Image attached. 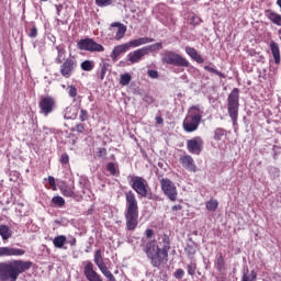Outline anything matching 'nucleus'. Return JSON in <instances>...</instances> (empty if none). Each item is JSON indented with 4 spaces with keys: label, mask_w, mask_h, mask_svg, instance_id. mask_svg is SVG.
I'll use <instances>...</instances> for the list:
<instances>
[{
    "label": "nucleus",
    "mask_w": 281,
    "mask_h": 281,
    "mask_svg": "<svg viewBox=\"0 0 281 281\" xmlns=\"http://www.w3.org/2000/svg\"><path fill=\"white\" fill-rule=\"evenodd\" d=\"M32 261L11 260L0 262V281H16L20 273L30 271L33 267Z\"/></svg>",
    "instance_id": "nucleus-1"
},
{
    "label": "nucleus",
    "mask_w": 281,
    "mask_h": 281,
    "mask_svg": "<svg viewBox=\"0 0 281 281\" xmlns=\"http://www.w3.org/2000/svg\"><path fill=\"white\" fill-rule=\"evenodd\" d=\"M126 210H125V225L128 232H134L139 225V205L137 204V198L133 191L125 193Z\"/></svg>",
    "instance_id": "nucleus-2"
},
{
    "label": "nucleus",
    "mask_w": 281,
    "mask_h": 281,
    "mask_svg": "<svg viewBox=\"0 0 281 281\" xmlns=\"http://www.w3.org/2000/svg\"><path fill=\"white\" fill-rule=\"evenodd\" d=\"M201 120H203V109H201V105H192L189 108L188 114L183 120V131H186V133H194V131H199Z\"/></svg>",
    "instance_id": "nucleus-3"
},
{
    "label": "nucleus",
    "mask_w": 281,
    "mask_h": 281,
    "mask_svg": "<svg viewBox=\"0 0 281 281\" xmlns=\"http://www.w3.org/2000/svg\"><path fill=\"white\" fill-rule=\"evenodd\" d=\"M240 89L234 88L227 98L228 115L233 122V126L238 125V109H240Z\"/></svg>",
    "instance_id": "nucleus-4"
},
{
    "label": "nucleus",
    "mask_w": 281,
    "mask_h": 281,
    "mask_svg": "<svg viewBox=\"0 0 281 281\" xmlns=\"http://www.w3.org/2000/svg\"><path fill=\"white\" fill-rule=\"evenodd\" d=\"M161 61L164 65H172L173 67H190V61L186 57L172 50H165Z\"/></svg>",
    "instance_id": "nucleus-5"
},
{
    "label": "nucleus",
    "mask_w": 281,
    "mask_h": 281,
    "mask_svg": "<svg viewBox=\"0 0 281 281\" xmlns=\"http://www.w3.org/2000/svg\"><path fill=\"white\" fill-rule=\"evenodd\" d=\"M38 108L40 113L47 117V115L54 113V110L56 109V99L52 95H42L40 98Z\"/></svg>",
    "instance_id": "nucleus-6"
},
{
    "label": "nucleus",
    "mask_w": 281,
    "mask_h": 281,
    "mask_svg": "<svg viewBox=\"0 0 281 281\" xmlns=\"http://www.w3.org/2000/svg\"><path fill=\"white\" fill-rule=\"evenodd\" d=\"M160 188L165 194L169 199V201H177V196L179 192L177 191V186L168 178H162L160 180Z\"/></svg>",
    "instance_id": "nucleus-7"
},
{
    "label": "nucleus",
    "mask_w": 281,
    "mask_h": 281,
    "mask_svg": "<svg viewBox=\"0 0 281 281\" xmlns=\"http://www.w3.org/2000/svg\"><path fill=\"white\" fill-rule=\"evenodd\" d=\"M77 67L78 60H76V58H66L59 67V74L63 76V78H71Z\"/></svg>",
    "instance_id": "nucleus-8"
},
{
    "label": "nucleus",
    "mask_w": 281,
    "mask_h": 281,
    "mask_svg": "<svg viewBox=\"0 0 281 281\" xmlns=\"http://www.w3.org/2000/svg\"><path fill=\"white\" fill-rule=\"evenodd\" d=\"M78 49L81 52H104V46L98 44V42L92 38H83L77 43Z\"/></svg>",
    "instance_id": "nucleus-9"
},
{
    "label": "nucleus",
    "mask_w": 281,
    "mask_h": 281,
    "mask_svg": "<svg viewBox=\"0 0 281 281\" xmlns=\"http://www.w3.org/2000/svg\"><path fill=\"white\" fill-rule=\"evenodd\" d=\"M131 188L139 195L146 196V190L148 189V181L139 176H134L131 179Z\"/></svg>",
    "instance_id": "nucleus-10"
},
{
    "label": "nucleus",
    "mask_w": 281,
    "mask_h": 281,
    "mask_svg": "<svg viewBox=\"0 0 281 281\" xmlns=\"http://www.w3.org/2000/svg\"><path fill=\"white\" fill-rule=\"evenodd\" d=\"M187 150L191 153V155H201L203 151V138L195 136L187 140Z\"/></svg>",
    "instance_id": "nucleus-11"
},
{
    "label": "nucleus",
    "mask_w": 281,
    "mask_h": 281,
    "mask_svg": "<svg viewBox=\"0 0 281 281\" xmlns=\"http://www.w3.org/2000/svg\"><path fill=\"white\" fill-rule=\"evenodd\" d=\"M93 262L86 261V265L83 267V276H86V279L88 281H102V277L95 272L93 269Z\"/></svg>",
    "instance_id": "nucleus-12"
},
{
    "label": "nucleus",
    "mask_w": 281,
    "mask_h": 281,
    "mask_svg": "<svg viewBox=\"0 0 281 281\" xmlns=\"http://www.w3.org/2000/svg\"><path fill=\"white\" fill-rule=\"evenodd\" d=\"M149 260L151 266H154L156 269H159L161 265H166L168 262V252H165L160 249Z\"/></svg>",
    "instance_id": "nucleus-13"
},
{
    "label": "nucleus",
    "mask_w": 281,
    "mask_h": 281,
    "mask_svg": "<svg viewBox=\"0 0 281 281\" xmlns=\"http://www.w3.org/2000/svg\"><path fill=\"white\" fill-rule=\"evenodd\" d=\"M25 256V250L14 247H0V258Z\"/></svg>",
    "instance_id": "nucleus-14"
},
{
    "label": "nucleus",
    "mask_w": 281,
    "mask_h": 281,
    "mask_svg": "<svg viewBox=\"0 0 281 281\" xmlns=\"http://www.w3.org/2000/svg\"><path fill=\"white\" fill-rule=\"evenodd\" d=\"M144 56H146V50H144V47H142L127 54V60L131 63V65H135L143 60Z\"/></svg>",
    "instance_id": "nucleus-15"
},
{
    "label": "nucleus",
    "mask_w": 281,
    "mask_h": 281,
    "mask_svg": "<svg viewBox=\"0 0 281 281\" xmlns=\"http://www.w3.org/2000/svg\"><path fill=\"white\" fill-rule=\"evenodd\" d=\"M180 164L186 168V170H189V172H196V165L194 164V158H192V156H181Z\"/></svg>",
    "instance_id": "nucleus-16"
},
{
    "label": "nucleus",
    "mask_w": 281,
    "mask_h": 281,
    "mask_svg": "<svg viewBox=\"0 0 281 281\" xmlns=\"http://www.w3.org/2000/svg\"><path fill=\"white\" fill-rule=\"evenodd\" d=\"M159 246H157V243L155 240L147 241L144 251L147 256V258L150 260L157 252L160 250Z\"/></svg>",
    "instance_id": "nucleus-17"
},
{
    "label": "nucleus",
    "mask_w": 281,
    "mask_h": 281,
    "mask_svg": "<svg viewBox=\"0 0 281 281\" xmlns=\"http://www.w3.org/2000/svg\"><path fill=\"white\" fill-rule=\"evenodd\" d=\"M128 46L127 44H121V45H117L113 48L110 57L112 58V60L114 63H116L117 58H120V56H122V54H126V52H128Z\"/></svg>",
    "instance_id": "nucleus-18"
},
{
    "label": "nucleus",
    "mask_w": 281,
    "mask_h": 281,
    "mask_svg": "<svg viewBox=\"0 0 281 281\" xmlns=\"http://www.w3.org/2000/svg\"><path fill=\"white\" fill-rule=\"evenodd\" d=\"M184 251L189 260H194V256H196V243H194L192 238H189V241L184 248Z\"/></svg>",
    "instance_id": "nucleus-19"
},
{
    "label": "nucleus",
    "mask_w": 281,
    "mask_h": 281,
    "mask_svg": "<svg viewBox=\"0 0 281 281\" xmlns=\"http://www.w3.org/2000/svg\"><path fill=\"white\" fill-rule=\"evenodd\" d=\"M270 52L274 58L276 65H280L281 56H280V45L274 41L270 42Z\"/></svg>",
    "instance_id": "nucleus-20"
},
{
    "label": "nucleus",
    "mask_w": 281,
    "mask_h": 281,
    "mask_svg": "<svg viewBox=\"0 0 281 281\" xmlns=\"http://www.w3.org/2000/svg\"><path fill=\"white\" fill-rule=\"evenodd\" d=\"M111 27H117L116 34H115V41H122V37L126 34V25L120 23V22H113L111 24Z\"/></svg>",
    "instance_id": "nucleus-21"
},
{
    "label": "nucleus",
    "mask_w": 281,
    "mask_h": 281,
    "mask_svg": "<svg viewBox=\"0 0 281 281\" xmlns=\"http://www.w3.org/2000/svg\"><path fill=\"white\" fill-rule=\"evenodd\" d=\"M266 16H267V19H269V21H271V23L281 27L280 13H276V11H273V10H268V11H266Z\"/></svg>",
    "instance_id": "nucleus-22"
},
{
    "label": "nucleus",
    "mask_w": 281,
    "mask_h": 281,
    "mask_svg": "<svg viewBox=\"0 0 281 281\" xmlns=\"http://www.w3.org/2000/svg\"><path fill=\"white\" fill-rule=\"evenodd\" d=\"M55 49L57 52V57L55 58V63L56 65H60L65 60V56H67V50L65 49L64 45L55 46Z\"/></svg>",
    "instance_id": "nucleus-23"
},
{
    "label": "nucleus",
    "mask_w": 281,
    "mask_h": 281,
    "mask_svg": "<svg viewBox=\"0 0 281 281\" xmlns=\"http://www.w3.org/2000/svg\"><path fill=\"white\" fill-rule=\"evenodd\" d=\"M258 280V273L256 270L249 271V268L243 271L241 281H256Z\"/></svg>",
    "instance_id": "nucleus-24"
},
{
    "label": "nucleus",
    "mask_w": 281,
    "mask_h": 281,
    "mask_svg": "<svg viewBox=\"0 0 281 281\" xmlns=\"http://www.w3.org/2000/svg\"><path fill=\"white\" fill-rule=\"evenodd\" d=\"M143 49L145 50L146 56H148V54H153L155 52H159V49H164V44L161 42H158L156 44L147 45L143 47Z\"/></svg>",
    "instance_id": "nucleus-25"
},
{
    "label": "nucleus",
    "mask_w": 281,
    "mask_h": 281,
    "mask_svg": "<svg viewBox=\"0 0 281 281\" xmlns=\"http://www.w3.org/2000/svg\"><path fill=\"white\" fill-rule=\"evenodd\" d=\"M215 267L220 273H225V257H223L222 252H220L218 257L215 260Z\"/></svg>",
    "instance_id": "nucleus-26"
},
{
    "label": "nucleus",
    "mask_w": 281,
    "mask_h": 281,
    "mask_svg": "<svg viewBox=\"0 0 281 281\" xmlns=\"http://www.w3.org/2000/svg\"><path fill=\"white\" fill-rule=\"evenodd\" d=\"M66 243H67V236H65V235L56 236L53 239V245H54V247H56V249H63L65 247Z\"/></svg>",
    "instance_id": "nucleus-27"
},
{
    "label": "nucleus",
    "mask_w": 281,
    "mask_h": 281,
    "mask_svg": "<svg viewBox=\"0 0 281 281\" xmlns=\"http://www.w3.org/2000/svg\"><path fill=\"white\" fill-rule=\"evenodd\" d=\"M0 236L2 237V240H8L9 238H12V229H10V226L0 225Z\"/></svg>",
    "instance_id": "nucleus-28"
},
{
    "label": "nucleus",
    "mask_w": 281,
    "mask_h": 281,
    "mask_svg": "<svg viewBox=\"0 0 281 281\" xmlns=\"http://www.w3.org/2000/svg\"><path fill=\"white\" fill-rule=\"evenodd\" d=\"M160 245L162 247L160 250L165 251V254H168V251H170V237H168V235H164L161 237Z\"/></svg>",
    "instance_id": "nucleus-29"
},
{
    "label": "nucleus",
    "mask_w": 281,
    "mask_h": 281,
    "mask_svg": "<svg viewBox=\"0 0 281 281\" xmlns=\"http://www.w3.org/2000/svg\"><path fill=\"white\" fill-rule=\"evenodd\" d=\"M187 271L191 277L196 276V260L193 259L187 265Z\"/></svg>",
    "instance_id": "nucleus-30"
},
{
    "label": "nucleus",
    "mask_w": 281,
    "mask_h": 281,
    "mask_svg": "<svg viewBox=\"0 0 281 281\" xmlns=\"http://www.w3.org/2000/svg\"><path fill=\"white\" fill-rule=\"evenodd\" d=\"M131 80H133V77L131 76V74L125 72L121 75L120 85H122V87H127V85H131Z\"/></svg>",
    "instance_id": "nucleus-31"
},
{
    "label": "nucleus",
    "mask_w": 281,
    "mask_h": 281,
    "mask_svg": "<svg viewBox=\"0 0 281 281\" xmlns=\"http://www.w3.org/2000/svg\"><path fill=\"white\" fill-rule=\"evenodd\" d=\"M82 71H93V67H95V64L89 59L85 60L80 65Z\"/></svg>",
    "instance_id": "nucleus-32"
},
{
    "label": "nucleus",
    "mask_w": 281,
    "mask_h": 281,
    "mask_svg": "<svg viewBox=\"0 0 281 281\" xmlns=\"http://www.w3.org/2000/svg\"><path fill=\"white\" fill-rule=\"evenodd\" d=\"M60 192L63 196H68L69 199L76 196V193L74 192V190L70 189V187L68 186L60 187Z\"/></svg>",
    "instance_id": "nucleus-33"
},
{
    "label": "nucleus",
    "mask_w": 281,
    "mask_h": 281,
    "mask_svg": "<svg viewBox=\"0 0 281 281\" xmlns=\"http://www.w3.org/2000/svg\"><path fill=\"white\" fill-rule=\"evenodd\" d=\"M94 263L97 267H102L104 265V259L102 258V250H97L94 254Z\"/></svg>",
    "instance_id": "nucleus-34"
},
{
    "label": "nucleus",
    "mask_w": 281,
    "mask_h": 281,
    "mask_svg": "<svg viewBox=\"0 0 281 281\" xmlns=\"http://www.w3.org/2000/svg\"><path fill=\"white\" fill-rule=\"evenodd\" d=\"M101 72H100V80H104L106 76V71H109V67H111V64L109 63H102L100 64Z\"/></svg>",
    "instance_id": "nucleus-35"
},
{
    "label": "nucleus",
    "mask_w": 281,
    "mask_h": 281,
    "mask_svg": "<svg viewBox=\"0 0 281 281\" xmlns=\"http://www.w3.org/2000/svg\"><path fill=\"white\" fill-rule=\"evenodd\" d=\"M52 203L57 207H63V205H65V199L60 195H56V196H53Z\"/></svg>",
    "instance_id": "nucleus-36"
},
{
    "label": "nucleus",
    "mask_w": 281,
    "mask_h": 281,
    "mask_svg": "<svg viewBox=\"0 0 281 281\" xmlns=\"http://www.w3.org/2000/svg\"><path fill=\"white\" fill-rule=\"evenodd\" d=\"M217 209H218V201L210 200L209 202H206V210H209L210 212H216Z\"/></svg>",
    "instance_id": "nucleus-37"
},
{
    "label": "nucleus",
    "mask_w": 281,
    "mask_h": 281,
    "mask_svg": "<svg viewBox=\"0 0 281 281\" xmlns=\"http://www.w3.org/2000/svg\"><path fill=\"white\" fill-rule=\"evenodd\" d=\"M223 137H225V130L217 127L214 132V139L216 142H221V139H223Z\"/></svg>",
    "instance_id": "nucleus-38"
},
{
    "label": "nucleus",
    "mask_w": 281,
    "mask_h": 281,
    "mask_svg": "<svg viewBox=\"0 0 281 281\" xmlns=\"http://www.w3.org/2000/svg\"><path fill=\"white\" fill-rule=\"evenodd\" d=\"M205 71H209L210 74H215V76H218L220 78H225V75L218 70H216V68L212 67V66H204Z\"/></svg>",
    "instance_id": "nucleus-39"
},
{
    "label": "nucleus",
    "mask_w": 281,
    "mask_h": 281,
    "mask_svg": "<svg viewBox=\"0 0 281 281\" xmlns=\"http://www.w3.org/2000/svg\"><path fill=\"white\" fill-rule=\"evenodd\" d=\"M138 45L142 47V45H148V43H155V38L153 37H139Z\"/></svg>",
    "instance_id": "nucleus-40"
},
{
    "label": "nucleus",
    "mask_w": 281,
    "mask_h": 281,
    "mask_svg": "<svg viewBox=\"0 0 281 281\" xmlns=\"http://www.w3.org/2000/svg\"><path fill=\"white\" fill-rule=\"evenodd\" d=\"M67 91L69 98H76V95H78V88H76V86H68Z\"/></svg>",
    "instance_id": "nucleus-41"
},
{
    "label": "nucleus",
    "mask_w": 281,
    "mask_h": 281,
    "mask_svg": "<svg viewBox=\"0 0 281 281\" xmlns=\"http://www.w3.org/2000/svg\"><path fill=\"white\" fill-rule=\"evenodd\" d=\"M143 199H148L149 201H159V196L149 192L148 189L146 190V195H140Z\"/></svg>",
    "instance_id": "nucleus-42"
},
{
    "label": "nucleus",
    "mask_w": 281,
    "mask_h": 281,
    "mask_svg": "<svg viewBox=\"0 0 281 281\" xmlns=\"http://www.w3.org/2000/svg\"><path fill=\"white\" fill-rule=\"evenodd\" d=\"M99 8H106L113 3V0H95Z\"/></svg>",
    "instance_id": "nucleus-43"
},
{
    "label": "nucleus",
    "mask_w": 281,
    "mask_h": 281,
    "mask_svg": "<svg viewBox=\"0 0 281 281\" xmlns=\"http://www.w3.org/2000/svg\"><path fill=\"white\" fill-rule=\"evenodd\" d=\"M186 54H188V56L193 59V57L196 56L199 52H196L194 47L187 46Z\"/></svg>",
    "instance_id": "nucleus-44"
},
{
    "label": "nucleus",
    "mask_w": 281,
    "mask_h": 281,
    "mask_svg": "<svg viewBox=\"0 0 281 281\" xmlns=\"http://www.w3.org/2000/svg\"><path fill=\"white\" fill-rule=\"evenodd\" d=\"M108 155L106 148L104 147H99L98 151H97V157H99V159H104Z\"/></svg>",
    "instance_id": "nucleus-45"
},
{
    "label": "nucleus",
    "mask_w": 281,
    "mask_h": 281,
    "mask_svg": "<svg viewBox=\"0 0 281 281\" xmlns=\"http://www.w3.org/2000/svg\"><path fill=\"white\" fill-rule=\"evenodd\" d=\"M79 120L80 122H87V120H89V112H87V110L85 109H81L79 114Z\"/></svg>",
    "instance_id": "nucleus-46"
},
{
    "label": "nucleus",
    "mask_w": 281,
    "mask_h": 281,
    "mask_svg": "<svg viewBox=\"0 0 281 281\" xmlns=\"http://www.w3.org/2000/svg\"><path fill=\"white\" fill-rule=\"evenodd\" d=\"M98 269L101 271V273L104 274L105 278H108V276H110L112 273L109 271V267H106L105 263L99 266Z\"/></svg>",
    "instance_id": "nucleus-47"
},
{
    "label": "nucleus",
    "mask_w": 281,
    "mask_h": 281,
    "mask_svg": "<svg viewBox=\"0 0 281 281\" xmlns=\"http://www.w3.org/2000/svg\"><path fill=\"white\" fill-rule=\"evenodd\" d=\"M127 45V48L131 49V48H135V47H140L139 46V40H132L127 43H125Z\"/></svg>",
    "instance_id": "nucleus-48"
},
{
    "label": "nucleus",
    "mask_w": 281,
    "mask_h": 281,
    "mask_svg": "<svg viewBox=\"0 0 281 281\" xmlns=\"http://www.w3.org/2000/svg\"><path fill=\"white\" fill-rule=\"evenodd\" d=\"M106 170L108 172H110L111 175L115 176L116 175V169H115V164L114 162H109L106 165Z\"/></svg>",
    "instance_id": "nucleus-49"
},
{
    "label": "nucleus",
    "mask_w": 281,
    "mask_h": 281,
    "mask_svg": "<svg viewBox=\"0 0 281 281\" xmlns=\"http://www.w3.org/2000/svg\"><path fill=\"white\" fill-rule=\"evenodd\" d=\"M186 276V271L183 269H177L175 272V278L177 280H181Z\"/></svg>",
    "instance_id": "nucleus-50"
},
{
    "label": "nucleus",
    "mask_w": 281,
    "mask_h": 281,
    "mask_svg": "<svg viewBox=\"0 0 281 281\" xmlns=\"http://www.w3.org/2000/svg\"><path fill=\"white\" fill-rule=\"evenodd\" d=\"M30 38H36L38 36V29L36 26H33L29 33Z\"/></svg>",
    "instance_id": "nucleus-51"
},
{
    "label": "nucleus",
    "mask_w": 281,
    "mask_h": 281,
    "mask_svg": "<svg viewBox=\"0 0 281 281\" xmlns=\"http://www.w3.org/2000/svg\"><path fill=\"white\" fill-rule=\"evenodd\" d=\"M147 75L149 78H153V80H157V78H159V72L157 70H148Z\"/></svg>",
    "instance_id": "nucleus-52"
},
{
    "label": "nucleus",
    "mask_w": 281,
    "mask_h": 281,
    "mask_svg": "<svg viewBox=\"0 0 281 281\" xmlns=\"http://www.w3.org/2000/svg\"><path fill=\"white\" fill-rule=\"evenodd\" d=\"M74 131L77 133H85V125L82 123H79L75 126Z\"/></svg>",
    "instance_id": "nucleus-53"
},
{
    "label": "nucleus",
    "mask_w": 281,
    "mask_h": 281,
    "mask_svg": "<svg viewBox=\"0 0 281 281\" xmlns=\"http://www.w3.org/2000/svg\"><path fill=\"white\" fill-rule=\"evenodd\" d=\"M48 183L52 187L53 190H56V179H54L53 176L48 177Z\"/></svg>",
    "instance_id": "nucleus-54"
},
{
    "label": "nucleus",
    "mask_w": 281,
    "mask_h": 281,
    "mask_svg": "<svg viewBox=\"0 0 281 281\" xmlns=\"http://www.w3.org/2000/svg\"><path fill=\"white\" fill-rule=\"evenodd\" d=\"M192 60H195V63H199V65H202V63H205V59H203L199 53L193 57Z\"/></svg>",
    "instance_id": "nucleus-55"
},
{
    "label": "nucleus",
    "mask_w": 281,
    "mask_h": 281,
    "mask_svg": "<svg viewBox=\"0 0 281 281\" xmlns=\"http://www.w3.org/2000/svg\"><path fill=\"white\" fill-rule=\"evenodd\" d=\"M144 102H146V104H153L155 102V100L153 99V97L146 94L144 98H143Z\"/></svg>",
    "instance_id": "nucleus-56"
},
{
    "label": "nucleus",
    "mask_w": 281,
    "mask_h": 281,
    "mask_svg": "<svg viewBox=\"0 0 281 281\" xmlns=\"http://www.w3.org/2000/svg\"><path fill=\"white\" fill-rule=\"evenodd\" d=\"M60 162L61 164H69V155L63 154L60 157Z\"/></svg>",
    "instance_id": "nucleus-57"
},
{
    "label": "nucleus",
    "mask_w": 281,
    "mask_h": 281,
    "mask_svg": "<svg viewBox=\"0 0 281 281\" xmlns=\"http://www.w3.org/2000/svg\"><path fill=\"white\" fill-rule=\"evenodd\" d=\"M172 212H181L183 210V206L181 204L173 205L171 207Z\"/></svg>",
    "instance_id": "nucleus-58"
},
{
    "label": "nucleus",
    "mask_w": 281,
    "mask_h": 281,
    "mask_svg": "<svg viewBox=\"0 0 281 281\" xmlns=\"http://www.w3.org/2000/svg\"><path fill=\"white\" fill-rule=\"evenodd\" d=\"M66 243H68V245H70L71 247H76L77 240H76L75 237H72L70 240H68V241H66Z\"/></svg>",
    "instance_id": "nucleus-59"
},
{
    "label": "nucleus",
    "mask_w": 281,
    "mask_h": 281,
    "mask_svg": "<svg viewBox=\"0 0 281 281\" xmlns=\"http://www.w3.org/2000/svg\"><path fill=\"white\" fill-rule=\"evenodd\" d=\"M56 10H57V16H60V12H63V4H57Z\"/></svg>",
    "instance_id": "nucleus-60"
},
{
    "label": "nucleus",
    "mask_w": 281,
    "mask_h": 281,
    "mask_svg": "<svg viewBox=\"0 0 281 281\" xmlns=\"http://www.w3.org/2000/svg\"><path fill=\"white\" fill-rule=\"evenodd\" d=\"M145 234L148 238H153V229H146Z\"/></svg>",
    "instance_id": "nucleus-61"
},
{
    "label": "nucleus",
    "mask_w": 281,
    "mask_h": 281,
    "mask_svg": "<svg viewBox=\"0 0 281 281\" xmlns=\"http://www.w3.org/2000/svg\"><path fill=\"white\" fill-rule=\"evenodd\" d=\"M157 124H164V119L161 116H156Z\"/></svg>",
    "instance_id": "nucleus-62"
},
{
    "label": "nucleus",
    "mask_w": 281,
    "mask_h": 281,
    "mask_svg": "<svg viewBox=\"0 0 281 281\" xmlns=\"http://www.w3.org/2000/svg\"><path fill=\"white\" fill-rule=\"evenodd\" d=\"M158 166L161 168V166H164V164L159 162Z\"/></svg>",
    "instance_id": "nucleus-63"
},
{
    "label": "nucleus",
    "mask_w": 281,
    "mask_h": 281,
    "mask_svg": "<svg viewBox=\"0 0 281 281\" xmlns=\"http://www.w3.org/2000/svg\"><path fill=\"white\" fill-rule=\"evenodd\" d=\"M111 157H112V159H115V155H112Z\"/></svg>",
    "instance_id": "nucleus-64"
}]
</instances>
